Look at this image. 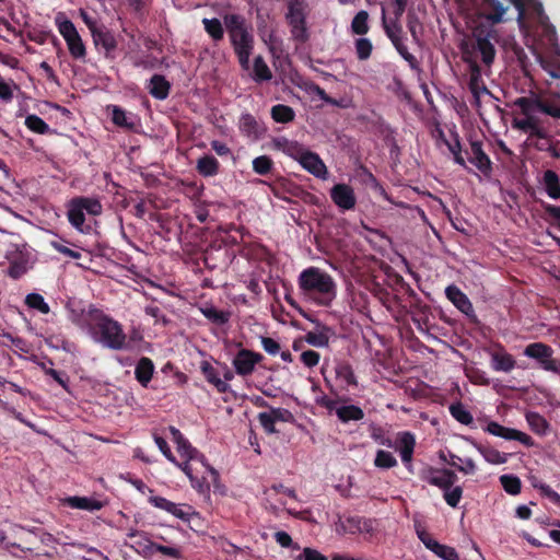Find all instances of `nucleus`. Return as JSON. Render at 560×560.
Wrapping results in <instances>:
<instances>
[{"label": "nucleus", "mask_w": 560, "mask_h": 560, "mask_svg": "<svg viewBox=\"0 0 560 560\" xmlns=\"http://www.w3.org/2000/svg\"><path fill=\"white\" fill-rule=\"evenodd\" d=\"M170 432L176 443L177 452L185 457L184 463L175 464L189 478L190 485L200 494H209L210 483L217 485L220 475L217 469L209 465L206 457L198 452L189 441L175 427H170Z\"/></svg>", "instance_id": "obj_1"}, {"label": "nucleus", "mask_w": 560, "mask_h": 560, "mask_svg": "<svg viewBox=\"0 0 560 560\" xmlns=\"http://www.w3.org/2000/svg\"><path fill=\"white\" fill-rule=\"evenodd\" d=\"M301 296L317 306L328 307L337 298L338 287L335 279L318 267H307L298 277Z\"/></svg>", "instance_id": "obj_2"}, {"label": "nucleus", "mask_w": 560, "mask_h": 560, "mask_svg": "<svg viewBox=\"0 0 560 560\" xmlns=\"http://www.w3.org/2000/svg\"><path fill=\"white\" fill-rule=\"evenodd\" d=\"M514 106L520 109V117L513 118V128L530 137L545 139L548 130L540 109V98L521 96L514 101Z\"/></svg>", "instance_id": "obj_3"}, {"label": "nucleus", "mask_w": 560, "mask_h": 560, "mask_svg": "<svg viewBox=\"0 0 560 560\" xmlns=\"http://www.w3.org/2000/svg\"><path fill=\"white\" fill-rule=\"evenodd\" d=\"M88 336L106 349L129 350L131 348L122 325L104 312L96 318Z\"/></svg>", "instance_id": "obj_4"}, {"label": "nucleus", "mask_w": 560, "mask_h": 560, "mask_svg": "<svg viewBox=\"0 0 560 560\" xmlns=\"http://www.w3.org/2000/svg\"><path fill=\"white\" fill-rule=\"evenodd\" d=\"M223 21L241 67L248 70L254 37L246 26L245 19L240 14H226Z\"/></svg>", "instance_id": "obj_5"}, {"label": "nucleus", "mask_w": 560, "mask_h": 560, "mask_svg": "<svg viewBox=\"0 0 560 560\" xmlns=\"http://www.w3.org/2000/svg\"><path fill=\"white\" fill-rule=\"evenodd\" d=\"M103 206L96 197H75L67 205V218L70 224L80 233H89L91 225L85 223V213L97 217Z\"/></svg>", "instance_id": "obj_6"}, {"label": "nucleus", "mask_w": 560, "mask_h": 560, "mask_svg": "<svg viewBox=\"0 0 560 560\" xmlns=\"http://www.w3.org/2000/svg\"><path fill=\"white\" fill-rule=\"evenodd\" d=\"M68 319L86 335L92 329L96 318L103 312L93 304L84 305L81 301L70 299L66 303Z\"/></svg>", "instance_id": "obj_7"}, {"label": "nucleus", "mask_w": 560, "mask_h": 560, "mask_svg": "<svg viewBox=\"0 0 560 560\" xmlns=\"http://www.w3.org/2000/svg\"><path fill=\"white\" fill-rule=\"evenodd\" d=\"M55 24L58 32L63 37L71 57L77 60H84L86 57V47L72 21L67 19L65 13L59 12L55 18Z\"/></svg>", "instance_id": "obj_8"}, {"label": "nucleus", "mask_w": 560, "mask_h": 560, "mask_svg": "<svg viewBox=\"0 0 560 560\" xmlns=\"http://www.w3.org/2000/svg\"><path fill=\"white\" fill-rule=\"evenodd\" d=\"M290 25L291 36L295 42L305 43L308 39V30L306 26V15L302 0L290 1L285 14Z\"/></svg>", "instance_id": "obj_9"}, {"label": "nucleus", "mask_w": 560, "mask_h": 560, "mask_svg": "<svg viewBox=\"0 0 560 560\" xmlns=\"http://www.w3.org/2000/svg\"><path fill=\"white\" fill-rule=\"evenodd\" d=\"M523 354L536 360L542 370L560 374V359L552 358L553 350L550 346L544 342H533L525 347Z\"/></svg>", "instance_id": "obj_10"}, {"label": "nucleus", "mask_w": 560, "mask_h": 560, "mask_svg": "<svg viewBox=\"0 0 560 560\" xmlns=\"http://www.w3.org/2000/svg\"><path fill=\"white\" fill-rule=\"evenodd\" d=\"M476 49L481 55L482 62L490 67L495 58V48L492 40L497 38V32L492 26H477L472 32Z\"/></svg>", "instance_id": "obj_11"}, {"label": "nucleus", "mask_w": 560, "mask_h": 560, "mask_svg": "<svg viewBox=\"0 0 560 560\" xmlns=\"http://www.w3.org/2000/svg\"><path fill=\"white\" fill-rule=\"evenodd\" d=\"M262 359L264 357L259 352L243 348L235 353L231 363L237 375L246 377L254 373L256 365L259 364Z\"/></svg>", "instance_id": "obj_12"}, {"label": "nucleus", "mask_w": 560, "mask_h": 560, "mask_svg": "<svg viewBox=\"0 0 560 560\" xmlns=\"http://www.w3.org/2000/svg\"><path fill=\"white\" fill-rule=\"evenodd\" d=\"M374 521L371 518H365L361 516H349L345 520H340L337 524V533L340 535L345 534H369L372 535L374 533Z\"/></svg>", "instance_id": "obj_13"}, {"label": "nucleus", "mask_w": 560, "mask_h": 560, "mask_svg": "<svg viewBox=\"0 0 560 560\" xmlns=\"http://www.w3.org/2000/svg\"><path fill=\"white\" fill-rule=\"evenodd\" d=\"M420 478L423 481L440 488L442 491L446 488L453 487L457 480V476L453 470L434 467H428L422 470Z\"/></svg>", "instance_id": "obj_14"}, {"label": "nucleus", "mask_w": 560, "mask_h": 560, "mask_svg": "<svg viewBox=\"0 0 560 560\" xmlns=\"http://www.w3.org/2000/svg\"><path fill=\"white\" fill-rule=\"evenodd\" d=\"M483 431L506 441H517L525 446L533 445V439L528 434L516 429L506 428L497 421L488 422V424L483 428Z\"/></svg>", "instance_id": "obj_15"}, {"label": "nucleus", "mask_w": 560, "mask_h": 560, "mask_svg": "<svg viewBox=\"0 0 560 560\" xmlns=\"http://www.w3.org/2000/svg\"><path fill=\"white\" fill-rule=\"evenodd\" d=\"M298 163L310 174L316 178L326 180L328 178V170L320 156L305 148Z\"/></svg>", "instance_id": "obj_16"}, {"label": "nucleus", "mask_w": 560, "mask_h": 560, "mask_svg": "<svg viewBox=\"0 0 560 560\" xmlns=\"http://www.w3.org/2000/svg\"><path fill=\"white\" fill-rule=\"evenodd\" d=\"M148 501L154 508L163 510L183 521H188L192 514L191 506L187 504L174 503L164 497L150 495L148 497Z\"/></svg>", "instance_id": "obj_17"}, {"label": "nucleus", "mask_w": 560, "mask_h": 560, "mask_svg": "<svg viewBox=\"0 0 560 560\" xmlns=\"http://www.w3.org/2000/svg\"><path fill=\"white\" fill-rule=\"evenodd\" d=\"M330 198L342 211L352 210L357 203L354 190L347 184H336L332 186L330 189Z\"/></svg>", "instance_id": "obj_18"}, {"label": "nucleus", "mask_w": 560, "mask_h": 560, "mask_svg": "<svg viewBox=\"0 0 560 560\" xmlns=\"http://www.w3.org/2000/svg\"><path fill=\"white\" fill-rule=\"evenodd\" d=\"M107 110L110 113L113 124L119 128L132 131L140 126L138 115L127 112L118 105H109L107 106Z\"/></svg>", "instance_id": "obj_19"}, {"label": "nucleus", "mask_w": 560, "mask_h": 560, "mask_svg": "<svg viewBox=\"0 0 560 560\" xmlns=\"http://www.w3.org/2000/svg\"><path fill=\"white\" fill-rule=\"evenodd\" d=\"M468 160L474 164L483 175L491 173V161L482 149V143L478 140H471L469 145Z\"/></svg>", "instance_id": "obj_20"}, {"label": "nucleus", "mask_w": 560, "mask_h": 560, "mask_svg": "<svg viewBox=\"0 0 560 560\" xmlns=\"http://www.w3.org/2000/svg\"><path fill=\"white\" fill-rule=\"evenodd\" d=\"M416 446V439L410 432H401L397 438V451L406 468L412 470V456Z\"/></svg>", "instance_id": "obj_21"}, {"label": "nucleus", "mask_w": 560, "mask_h": 560, "mask_svg": "<svg viewBox=\"0 0 560 560\" xmlns=\"http://www.w3.org/2000/svg\"><path fill=\"white\" fill-rule=\"evenodd\" d=\"M127 537L132 541L129 547L132 548L138 555L149 557L154 552V542L150 540L147 533L136 529H130Z\"/></svg>", "instance_id": "obj_22"}, {"label": "nucleus", "mask_w": 560, "mask_h": 560, "mask_svg": "<svg viewBox=\"0 0 560 560\" xmlns=\"http://www.w3.org/2000/svg\"><path fill=\"white\" fill-rule=\"evenodd\" d=\"M92 38L96 48L104 50L106 57L114 58L117 40L110 31L105 28L93 31Z\"/></svg>", "instance_id": "obj_23"}, {"label": "nucleus", "mask_w": 560, "mask_h": 560, "mask_svg": "<svg viewBox=\"0 0 560 560\" xmlns=\"http://www.w3.org/2000/svg\"><path fill=\"white\" fill-rule=\"evenodd\" d=\"M271 148L273 150L280 151L289 158L295 160L300 159L301 154L305 150V147L294 140H290L285 137H277L271 140Z\"/></svg>", "instance_id": "obj_24"}, {"label": "nucleus", "mask_w": 560, "mask_h": 560, "mask_svg": "<svg viewBox=\"0 0 560 560\" xmlns=\"http://www.w3.org/2000/svg\"><path fill=\"white\" fill-rule=\"evenodd\" d=\"M491 368L495 372L509 373L515 369L516 362L512 354L508 353L502 347L499 351L490 353Z\"/></svg>", "instance_id": "obj_25"}, {"label": "nucleus", "mask_w": 560, "mask_h": 560, "mask_svg": "<svg viewBox=\"0 0 560 560\" xmlns=\"http://www.w3.org/2000/svg\"><path fill=\"white\" fill-rule=\"evenodd\" d=\"M447 299L464 314L474 312V307L467 295L456 285L451 284L445 289Z\"/></svg>", "instance_id": "obj_26"}, {"label": "nucleus", "mask_w": 560, "mask_h": 560, "mask_svg": "<svg viewBox=\"0 0 560 560\" xmlns=\"http://www.w3.org/2000/svg\"><path fill=\"white\" fill-rule=\"evenodd\" d=\"M469 90L476 98L489 93L482 80L480 66L476 61H469Z\"/></svg>", "instance_id": "obj_27"}, {"label": "nucleus", "mask_w": 560, "mask_h": 560, "mask_svg": "<svg viewBox=\"0 0 560 560\" xmlns=\"http://www.w3.org/2000/svg\"><path fill=\"white\" fill-rule=\"evenodd\" d=\"M200 371L203 374L207 382L213 385L219 393H226L230 389L229 383L220 378L218 371L210 361H201Z\"/></svg>", "instance_id": "obj_28"}, {"label": "nucleus", "mask_w": 560, "mask_h": 560, "mask_svg": "<svg viewBox=\"0 0 560 560\" xmlns=\"http://www.w3.org/2000/svg\"><path fill=\"white\" fill-rule=\"evenodd\" d=\"M474 447L478 451V453L483 457V459L491 465H502L505 464L511 454L500 452L499 450L491 446H483L479 443L471 442Z\"/></svg>", "instance_id": "obj_29"}, {"label": "nucleus", "mask_w": 560, "mask_h": 560, "mask_svg": "<svg viewBox=\"0 0 560 560\" xmlns=\"http://www.w3.org/2000/svg\"><path fill=\"white\" fill-rule=\"evenodd\" d=\"M336 380L343 388L358 386L357 376L352 366L347 362H338L335 366Z\"/></svg>", "instance_id": "obj_30"}, {"label": "nucleus", "mask_w": 560, "mask_h": 560, "mask_svg": "<svg viewBox=\"0 0 560 560\" xmlns=\"http://www.w3.org/2000/svg\"><path fill=\"white\" fill-rule=\"evenodd\" d=\"M154 373V364L151 359L143 357L141 358L135 369L136 380L143 387H148Z\"/></svg>", "instance_id": "obj_31"}, {"label": "nucleus", "mask_w": 560, "mask_h": 560, "mask_svg": "<svg viewBox=\"0 0 560 560\" xmlns=\"http://www.w3.org/2000/svg\"><path fill=\"white\" fill-rule=\"evenodd\" d=\"M240 130L248 138L257 139L264 132V128L250 114H243L240 118Z\"/></svg>", "instance_id": "obj_32"}, {"label": "nucleus", "mask_w": 560, "mask_h": 560, "mask_svg": "<svg viewBox=\"0 0 560 560\" xmlns=\"http://www.w3.org/2000/svg\"><path fill=\"white\" fill-rule=\"evenodd\" d=\"M171 85L161 74H154L148 84L149 93L156 100H165L168 96Z\"/></svg>", "instance_id": "obj_33"}, {"label": "nucleus", "mask_w": 560, "mask_h": 560, "mask_svg": "<svg viewBox=\"0 0 560 560\" xmlns=\"http://www.w3.org/2000/svg\"><path fill=\"white\" fill-rule=\"evenodd\" d=\"M541 184L548 197L555 200L560 198V179L555 171H545Z\"/></svg>", "instance_id": "obj_34"}, {"label": "nucleus", "mask_w": 560, "mask_h": 560, "mask_svg": "<svg viewBox=\"0 0 560 560\" xmlns=\"http://www.w3.org/2000/svg\"><path fill=\"white\" fill-rule=\"evenodd\" d=\"M66 504L72 509L85 510V511H98L103 508V504L93 498L88 497H69L66 499Z\"/></svg>", "instance_id": "obj_35"}, {"label": "nucleus", "mask_w": 560, "mask_h": 560, "mask_svg": "<svg viewBox=\"0 0 560 560\" xmlns=\"http://www.w3.org/2000/svg\"><path fill=\"white\" fill-rule=\"evenodd\" d=\"M199 311L208 320L217 325H224L231 318V312L218 310L213 305H203Z\"/></svg>", "instance_id": "obj_36"}, {"label": "nucleus", "mask_w": 560, "mask_h": 560, "mask_svg": "<svg viewBox=\"0 0 560 560\" xmlns=\"http://www.w3.org/2000/svg\"><path fill=\"white\" fill-rule=\"evenodd\" d=\"M337 417L341 422L360 421L364 418V412L359 406L341 405L337 409Z\"/></svg>", "instance_id": "obj_37"}, {"label": "nucleus", "mask_w": 560, "mask_h": 560, "mask_svg": "<svg viewBox=\"0 0 560 560\" xmlns=\"http://www.w3.org/2000/svg\"><path fill=\"white\" fill-rule=\"evenodd\" d=\"M196 168L202 176H214L219 171V162L212 155H205L197 161Z\"/></svg>", "instance_id": "obj_38"}, {"label": "nucleus", "mask_w": 560, "mask_h": 560, "mask_svg": "<svg viewBox=\"0 0 560 560\" xmlns=\"http://www.w3.org/2000/svg\"><path fill=\"white\" fill-rule=\"evenodd\" d=\"M526 421L529 425V428L539 435H545L549 432L550 427L547 420L539 415L538 412H527L526 413Z\"/></svg>", "instance_id": "obj_39"}, {"label": "nucleus", "mask_w": 560, "mask_h": 560, "mask_svg": "<svg viewBox=\"0 0 560 560\" xmlns=\"http://www.w3.org/2000/svg\"><path fill=\"white\" fill-rule=\"evenodd\" d=\"M448 410L451 416L462 424L470 425L474 421L470 411L459 401L451 404Z\"/></svg>", "instance_id": "obj_40"}, {"label": "nucleus", "mask_w": 560, "mask_h": 560, "mask_svg": "<svg viewBox=\"0 0 560 560\" xmlns=\"http://www.w3.org/2000/svg\"><path fill=\"white\" fill-rule=\"evenodd\" d=\"M271 117L277 122L287 124L294 119V110L287 105L278 104L271 108Z\"/></svg>", "instance_id": "obj_41"}, {"label": "nucleus", "mask_w": 560, "mask_h": 560, "mask_svg": "<svg viewBox=\"0 0 560 560\" xmlns=\"http://www.w3.org/2000/svg\"><path fill=\"white\" fill-rule=\"evenodd\" d=\"M253 78L257 82L269 81L271 79V71L261 56L254 59Z\"/></svg>", "instance_id": "obj_42"}, {"label": "nucleus", "mask_w": 560, "mask_h": 560, "mask_svg": "<svg viewBox=\"0 0 560 560\" xmlns=\"http://www.w3.org/2000/svg\"><path fill=\"white\" fill-rule=\"evenodd\" d=\"M202 24L206 32L214 42H219L223 38L224 30L219 19H203Z\"/></svg>", "instance_id": "obj_43"}, {"label": "nucleus", "mask_w": 560, "mask_h": 560, "mask_svg": "<svg viewBox=\"0 0 560 560\" xmlns=\"http://www.w3.org/2000/svg\"><path fill=\"white\" fill-rule=\"evenodd\" d=\"M450 465L455 467L458 471L465 475H474L477 470V466L471 458H460L459 456L452 455Z\"/></svg>", "instance_id": "obj_44"}, {"label": "nucleus", "mask_w": 560, "mask_h": 560, "mask_svg": "<svg viewBox=\"0 0 560 560\" xmlns=\"http://www.w3.org/2000/svg\"><path fill=\"white\" fill-rule=\"evenodd\" d=\"M25 304L30 308L36 310L42 314H48L50 312L48 303L39 293H28L25 296Z\"/></svg>", "instance_id": "obj_45"}, {"label": "nucleus", "mask_w": 560, "mask_h": 560, "mask_svg": "<svg viewBox=\"0 0 560 560\" xmlns=\"http://www.w3.org/2000/svg\"><path fill=\"white\" fill-rule=\"evenodd\" d=\"M351 30L358 35H364L369 32V14L366 11L361 10L354 15Z\"/></svg>", "instance_id": "obj_46"}, {"label": "nucleus", "mask_w": 560, "mask_h": 560, "mask_svg": "<svg viewBox=\"0 0 560 560\" xmlns=\"http://www.w3.org/2000/svg\"><path fill=\"white\" fill-rule=\"evenodd\" d=\"M383 23L386 35L392 40L393 45H398L402 43V30L401 26L395 21L392 23H387L385 20V11L383 10Z\"/></svg>", "instance_id": "obj_47"}, {"label": "nucleus", "mask_w": 560, "mask_h": 560, "mask_svg": "<svg viewBox=\"0 0 560 560\" xmlns=\"http://www.w3.org/2000/svg\"><path fill=\"white\" fill-rule=\"evenodd\" d=\"M374 465L381 469H389L397 466V459L390 452L378 450L376 452Z\"/></svg>", "instance_id": "obj_48"}, {"label": "nucleus", "mask_w": 560, "mask_h": 560, "mask_svg": "<svg viewBox=\"0 0 560 560\" xmlns=\"http://www.w3.org/2000/svg\"><path fill=\"white\" fill-rule=\"evenodd\" d=\"M25 126L36 132V133H39V135H45V133H48L50 128L48 126V124H46L39 116L37 115H28L26 118H25Z\"/></svg>", "instance_id": "obj_49"}, {"label": "nucleus", "mask_w": 560, "mask_h": 560, "mask_svg": "<svg viewBox=\"0 0 560 560\" xmlns=\"http://www.w3.org/2000/svg\"><path fill=\"white\" fill-rule=\"evenodd\" d=\"M500 482L503 489L512 495H516L521 492V480L514 475H502L500 477Z\"/></svg>", "instance_id": "obj_50"}, {"label": "nucleus", "mask_w": 560, "mask_h": 560, "mask_svg": "<svg viewBox=\"0 0 560 560\" xmlns=\"http://www.w3.org/2000/svg\"><path fill=\"white\" fill-rule=\"evenodd\" d=\"M273 162L267 155H260L253 160V170L259 175H266L272 170Z\"/></svg>", "instance_id": "obj_51"}, {"label": "nucleus", "mask_w": 560, "mask_h": 560, "mask_svg": "<svg viewBox=\"0 0 560 560\" xmlns=\"http://www.w3.org/2000/svg\"><path fill=\"white\" fill-rule=\"evenodd\" d=\"M463 497V489L460 486H453L443 490V498L445 502L452 506L456 508Z\"/></svg>", "instance_id": "obj_52"}, {"label": "nucleus", "mask_w": 560, "mask_h": 560, "mask_svg": "<svg viewBox=\"0 0 560 560\" xmlns=\"http://www.w3.org/2000/svg\"><path fill=\"white\" fill-rule=\"evenodd\" d=\"M355 52L360 60H366L372 54V43L369 38L361 37L355 40Z\"/></svg>", "instance_id": "obj_53"}, {"label": "nucleus", "mask_w": 560, "mask_h": 560, "mask_svg": "<svg viewBox=\"0 0 560 560\" xmlns=\"http://www.w3.org/2000/svg\"><path fill=\"white\" fill-rule=\"evenodd\" d=\"M28 267L24 260H13L7 270V275L12 279H19L26 273Z\"/></svg>", "instance_id": "obj_54"}, {"label": "nucleus", "mask_w": 560, "mask_h": 560, "mask_svg": "<svg viewBox=\"0 0 560 560\" xmlns=\"http://www.w3.org/2000/svg\"><path fill=\"white\" fill-rule=\"evenodd\" d=\"M433 548L435 549L434 553L443 560H458L459 558L457 551L453 547L440 544L433 545Z\"/></svg>", "instance_id": "obj_55"}, {"label": "nucleus", "mask_w": 560, "mask_h": 560, "mask_svg": "<svg viewBox=\"0 0 560 560\" xmlns=\"http://www.w3.org/2000/svg\"><path fill=\"white\" fill-rule=\"evenodd\" d=\"M40 366L46 375L54 378L65 389L68 388V377L65 375V373L59 372V371L52 369L51 366H47L45 363H42Z\"/></svg>", "instance_id": "obj_56"}, {"label": "nucleus", "mask_w": 560, "mask_h": 560, "mask_svg": "<svg viewBox=\"0 0 560 560\" xmlns=\"http://www.w3.org/2000/svg\"><path fill=\"white\" fill-rule=\"evenodd\" d=\"M276 422H292L293 415L285 408H270L268 411Z\"/></svg>", "instance_id": "obj_57"}, {"label": "nucleus", "mask_w": 560, "mask_h": 560, "mask_svg": "<svg viewBox=\"0 0 560 560\" xmlns=\"http://www.w3.org/2000/svg\"><path fill=\"white\" fill-rule=\"evenodd\" d=\"M294 560H328V558L317 549L305 547Z\"/></svg>", "instance_id": "obj_58"}, {"label": "nucleus", "mask_w": 560, "mask_h": 560, "mask_svg": "<svg viewBox=\"0 0 560 560\" xmlns=\"http://www.w3.org/2000/svg\"><path fill=\"white\" fill-rule=\"evenodd\" d=\"M257 418H258L260 425L264 428V430L268 434H273L277 432V430L275 428L276 421L273 420V418L270 416V413L268 411L259 412Z\"/></svg>", "instance_id": "obj_59"}, {"label": "nucleus", "mask_w": 560, "mask_h": 560, "mask_svg": "<svg viewBox=\"0 0 560 560\" xmlns=\"http://www.w3.org/2000/svg\"><path fill=\"white\" fill-rule=\"evenodd\" d=\"M540 109L544 115L560 119V105L553 102H545L540 100Z\"/></svg>", "instance_id": "obj_60"}, {"label": "nucleus", "mask_w": 560, "mask_h": 560, "mask_svg": "<svg viewBox=\"0 0 560 560\" xmlns=\"http://www.w3.org/2000/svg\"><path fill=\"white\" fill-rule=\"evenodd\" d=\"M154 442L156 444V446L159 447V450L162 452V454L173 464H177V460L176 458L174 457V455L172 454V451L166 442L165 439H163L162 436H159V435H154Z\"/></svg>", "instance_id": "obj_61"}, {"label": "nucleus", "mask_w": 560, "mask_h": 560, "mask_svg": "<svg viewBox=\"0 0 560 560\" xmlns=\"http://www.w3.org/2000/svg\"><path fill=\"white\" fill-rule=\"evenodd\" d=\"M506 12V9L500 3H493V11L486 14L487 21H490L492 24L499 23L503 20V16Z\"/></svg>", "instance_id": "obj_62"}, {"label": "nucleus", "mask_w": 560, "mask_h": 560, "mask_svg": "<svg viewBox=\"0 0 560 560\" xmlns=\"http://www.w3.org/2000/svg\"><path fill=\"white\" fill-rule=\"evenodd\" d=\"M320 355L314 350L303 351L301 354V361L307 368H314L319 363Z\"/></svg>", "instance_id": "obj_63"}, {"label": "nucleus", "mask_w": 560, "mask_h": 560, "mask_svg": "<svg viewBox=\"0 0 560 560\" xmlns=\"http://www.w3.org/2000/svg\"><path fill=\"white\" fill-rule=\"evenodd\" d=\"M144 313H145L148 316H150V317L154 318V322H155L156 324H158V323H162V324H164V325H166V324H167V319H166V317L164 316V314H163L162 310H161L159 306H156V305H148V306H145V308H144Z\"/></svg>", "instance_id": "obj_64"}]
</instances>
